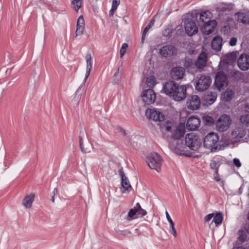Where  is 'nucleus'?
Here are the masks:
<instances>
[{
	"instance_id": "20e7f679",
	"label": "nucleus",
	"mask_w": 249,
	"mask_h": 249,
	"mask_svg": "<svg viewBox=\"0 0 249 249\" xmlns=\"http://www.w3.org/2000/svg\"><path fill=\"white\" fill-rule=\"evenodd\" d=\"M185 142L186 145L192 150H196L201 144V140L199 136L194 132L186 134Z\"/></svg>"
},
{
	"instance_id": "bf43d9fd",
	"label": "nucleus",
	"mask_w": 249,
	"mask_h": 249,
	"mask_svg": "<svg viewBox=\"0 0 249 249\" xmlns=\"http://www.w3.org/2000/svg\"><path fill=\"white\" fill-rule=\"evenodd\" d=\"M226 6H227V5L225 4V5H224V6L223 7L222 9H223V10H225V9H226Z\"/></svg>"
},
{
	"instance_id": "5701e85b",
	"label": "nucleus",
	"mask_w": 249,
	"mask_h": 249,
	"mask_svg": "<svg viewBox=\"0 0 249 249\" xmlns=\"http://www.w3.org/2000/svg\"><path fill=\"white\" fill-rule=\"evenodd\" d=\"M85 28V20L83 16L81 15L79 17L77 21L76 30L75 36H78L83 34Z\"/></svg>"
},
{
	"instance_id": "ea45409f",
	"label": "nucleus",
	"mask_w": 249,
	"mask_h": 249,
	"mask_svg": "<svg viewBox=\"0 0 249 249\" xmlns=\"http://www.w3.org/2000/svg\"><path fill=\"white\" fill-rule=\"evenodd\" d=\"M247 238V231H239L238 241L242 243Z\"/></svg>"
},
{
	"instance_id": "0eeeda50",
	"label": "nucleus",
	"mask_w": 249,
	"mask_h": 249,
	"mask_svg": "<svg viewBox=\"0 0 249 249\" xmlns=\"http://www.w3.org/2000/svg\"><path fill=\"white\" fill-rule=\"evenodd\" d=\"M211 81L209 76L202 75L200 76L196 82V89L199 91H204L209 88Z\"/></svg>"
},
{
	"instance_id": "4be33fe9",
	"label": "nucleus",
	"mask_w": 249,
	"mask_h": 249,
	"mask_svg": "<svg viewBox=\"0 0 249 249\" xmlns=\"http://www.w3.org/2000/svg\"><path fill=\"white\" fill-rule=\"evenodd\" d=\"M236 16L239 21L243 23L249 24V11L244 10L239 12Z\"/></svg>"
},
{
	"instance_id": "09e8293b",
	"label": "nucleus",
	"mask_w": 249,
	"mask_h": 249,
	"mask_svg": "<svg viewBox=\"0 0 249 249\" xmlns=\"http://www.w3.org/2000/svg\"><path fill=\"white\" fill-rule=\"evenodd\" d=\"M233 161L234 165L237 167H240L241 166V164L240 160L238 159L235 158L233 159Z\"/></svg>"
},
{
	"instance_id": "393cba45",
	"label": "nucleus",
	"mask_w": 249,
	"mask_h": 249,
	"mask_svg": "<svg viewBox=\"0 0 249 249\" xmlns=\"http://www.w3.org/2000/svg\"><path fill=\"white\" fill-rule=\"evenodd\" d=\"M207 61V54L204 52L201 53L196 62V66L199 69H201L206 66Z\"/></svg>"
},
{
	"instance_id": "13d9d810",
	"label": "nucleus",
	"mask_w": 249,
	"mask_h": 249,
	"mask_svg": "<svg viewBox=\"0 0 249 249\" xmlns=\"http://www.w3.org/2000/svg\"><path fill=\"white\" fill-rule=\"evenodd\" d=\"M54 197H55V196H52V198H51V200H52V201L53 202H54Z\"/></svg>"
},
{
	"instance_id": "412c9836",
	"label": "nucleus",
	"mask_w": 249,
	"mask_h": 249,
	"mask_svg": "<svg viewBox=\"0 0 249 249\" xmlns=\"http://www.w3.org/2000/svg\"><path fill=\"white\" fill-rule=\"evenodd\" d=\"M85 59L87 66L85 76L83 81L84 84L85 83L88 77L89 76L92 67V57L91 54L89 53H88L86 55Z\"/></svg>"
},
{
	"instance_id": "72a5a7b5",
	"label": "nucleus",
	"mask_w": 249,
	"mask_h": 249,
	"mask_svg": "<svg viewBox=\"0 0 249 249\" xmlns=\"http://www.w3.org/2000/svg\"><path fill=\"white\" fill-rule=\"evenodd\" d=\"M220 165V160L219 158H217L211 161L210 166L212 169L214 170V172H218Z\"/></svg>"
},
{
	"instance_id": "9b49d317",
	"label": "nucleus",
	"mask_w": 249,
	"mask_h": 249,
	"mask_svg": "<svg viewBox=\"0 0 249 249\" xmlns=\"http://www.w3.org/2000/svg\"><path fill=\"white\" fill-rule=\"evenodd\" d=\"M217 22L215 20H209L203 24L200 27L201 32L205 35H210L214 31Z\"/></svg>"
},
{
	"instance_id": "864d4df0",
	"label": "nucleus",
	"mask_w": 249,
	"mask_h": 249,
	"mask_svg": "<svg viewBox=\"0 0 249 249\" xmlns=\"http://www.w3.org/2000/svg\"><path fill=\"white\" fill-rule=\"evenodd\" d=\"M57 193V189L56 188H55L53 191V196H55Z\"/></svg>"
},
{
	"instance_id": "49530a36",
	"label": "nucleus",
	"mask_w": 249,
	"mask_h": 249,
	"mask_svg": "<svg viewBox=\"0 0 249 249\" xmlns=\"http://www.w3.org/2000/svg\"><path fill=\"white\" fill-rule=\"evenodd\" d=\"M237 39L236 37H231L229 41V44L231 46H234L236 45Z\"/></svg>"
},
{
	"instance_id": "c756f323",
	"label": "nucleus",
	"mask_w": 249,
	"mask_h": 249,
	"mask_svg": "<svg viewBox=\"0 0 249 249\" xmlns=\"http://www.w3.org/2000/svg\"><path fill=\"white\" fill-rule=\"evenodd\" d=\"M212 14L209 11H205L200 13L199 16V20L203 22L206 23L209 20H211Z\"/></svg>"
},
{
	"instance_id": "de8ad7c7",
	"label": "nucleus",
	"mask_w": 249,
	"mask_h": 249,
	"mask_svg": "<svg viewBox=\"0 0 249 249\" xmlns=\"http://www.w3.org/2000/svg\"><path fill=\"white\" fill-rule=\"evenodd\" d=\"M120 4V0H113L112 7L117 8L118 6Z\"/></svg>"
},
{
	"instance_id": "f704fd0d",
	"label": "nucleus",
	"mask_w": 249,
	"mask_h": 249,
	"mask_svg": "<svg viewBox=\"0 0 249 249\" xmlns=\"http://www.w3.org/2000/svg\"><path fill=\"white\" fill-rule=\"evenodd\" d=\"M71 5L72 8L76 12H78L82 6V0H72Z\"/></svg>"
},
{
	"instance_id": "39448f33",
	"label": "nucleus",
	"mask_w": 249,
	"mask_h": 249,
	"mask_svg": "<svg viewBox=\"0 0 249 249\" xmlns=\"http://www.w3.org/2000/svg\"><path fill=\"white\" fill-rule=\"evenodd\" d=\"M186 146V144L183 143L182 139H171L169 142L170 149L178 155L185 154Z\"/></svg>"
},
{
	"instance_id": "4d7b16f0",
	"label": "nucleus",
	"mask_w": 249,
	"mask_h": 249,
	"mask_svg": "<svg viewBox=\"0 0 249 249\" xmlns=\"http://www.w3.org/2000/svg\"><path fill=\"white\" fill-rule=\"evenodd\" d=\"M239 194H241L242 193V191H243V188H242V187H241L239 188Z\"/></svg>"
},
{
	"instance_id": "dca6fc26",
	"label": "nucleus",
	"mask_w": 249,
	"mask_h": 249,
	"mask_svg": "<svg viewBox=\"0 0 249 249\" xmlns=\"http://www.w3.org/2000/svg\"><path fill=\"white\" fill-rule=\"evenodd\" d=\"M200 124V119L196 116H192L187 121L186 127L189 130H195L199 127Z\"/></svg>"
},
{
	"instance_id": "a18cd8bd",
	"label": "nucleus",
	"mask_w": 249,
	"mask_h": 249,
	"mask_svg": "<svg viewBox=\"0 0 249 249\" xmlns=\"http://www.w3.org/2000/svg\"><path fill=\"white\" fill-rule=\"evenodd\" d=\"M214 215V214L213 213L207 214L204 218V221L205 222H209L213 218Z\"/></svg>"
},
{
	"instance_id": "5fc2aeb1",
	"label": "nucleus",
	"mask_w": 249,
	"mask_h": 249,
	"mask_svg": "<svg viewBox=\"0 0 249 249\" xmlns=\"http://www.w3.org/2000/svg\"><path fill=\"white\" fill-rule=\"evenodd\" d=\"M232 249H246L245 248L243 247H233Z\"/></svg>"
},
{
	"instance_id": "423d86ee",
	"label": "nucleus",
	"mask_w": 249,
	"mask_h": 249,
	"mask_svg": "<svg viewBox=\"0 0 249 249\" xmlns=\"http://www.w3.org/2000/svg\"><path fill=\"white\" fill-rule=\"evenodd\" d=\"M231 120L227 115H222L219 117L216 122L215 125L217 131L224 132L230 127Z\"/></svg>"
},
{
	"instance_id": "2f4dec72",
	"label": "nucleus",
	"mask_w": 249,
	"mask_h": 249,
	"mask_svg": "<svg viewBox=\"0 0 249 249\" xmlns=\"http://www.w3.org/2000/svg\"><path fill=\"white\" fill-rule=\"evenodd\" d=\"M145 83L148 87L153 88L157 84V81L155 76L150 75L146 77Z\"/></svg>"
},
{
	"instance_id": "052dcab7",
	"label": "nucleus",
	"mask_w": 249,
	"mask_h": 249,
	"mask_svg": "<svg viewBox=\"0 0 249 249\" xmlns=\"http://www.w3.org/2000/svg\"><path fill=\"white\" fill-rule=\"evenodd\" d=\"M185 66L186 67H189V65L186 63V62L185 64Z\"/></svg>"
},
{
	"instance_id": "6e6552de",
	"label": "nucleus",
	"mask_w": 249,
	"mask_h": 249,
	"mask_svg": "<svg viewBox=\"0 0 249 249\" xmlns=\"http://www.w3.org/2000/svg\"><path fill=\"white\" fill-rule=\"evenodd\" d=\"M141 98L145 104L150 105L155 102L156 99V94L153 89H147L142 91Z\"/></svg>"
},
{
	"instance_id": "2eb2a0df",
	"label": "nucleus",
	"mask_w": 249,
	"mask_h": 249,
	"mask_svg": "<svg viewBox=\"0 0 249 249\" xmlns=\"http://www.w3.org/2000/svg\"><path fill=\"white\" fill-rule=\"evenodd\" d=\"M119 173L121 178V184L122 187V189H121L122 193H125L126 192H129L132 189V187L128 179L126 177L122 170H120Z\"/></svg>"
},
{
	"instance_id": "a211bd4d",
	"label": "nucleus",
	"mask_w": 249,
	"mask_h": 249,
	"mask_svg": "<svg viewBox=\"0 0 249 249\" xmlns=\"http://www.w3.org/2000/svg\"><path fill=\"white\" fill-rule=\"evenodd\" d=\"M246 135V130L242 127H237L234 129L231 133L232 140L231 142H236L239 139L243 138Z\"/></svg>"
},
{
	"instance_id": "bb28decb",
	"label": "nucleus",
	"mask_w": 249,
	"mask_h": 249,
	"mask_svg": "<svg viewBox=\"0 0 249 249\" xmlns=\"http://www.w3.org/2000/svg\"><path fill=\"white\" fill-rule=\"evenodd\" d=\"M222 39L220 36L214 37L211 43L212 48L213 50L218 51H220L222 47Z\"/></svg>"
},
{
	"instance_id": "4c0bfd02",
	"label": "nucleus",
	"mask_w": 249,
	"mask_h": 249,
	"mask_svg": "<svg viewBox=\"0 0 249 249\" xmlns=\"http://www.w3.org/2000/svg\"><path fill=\"white\" fill-rule=\"evenodd\" d=\"M136 208L138 211L137 213L138 217H142L147 214L146 211L142 208L139 203H137Z\"/></svg>"
},
{
	"instance_id": "603ef678",
	"label": "nucleus",
	"mask_w": 249,
	"mask_h": 249,
	"mask_svg": "<svg viewBox=\"0 0 249 249\" xmlns=\"http://www.w3.org/2000/svg\"><path fill=\"white\" fill-rule=\"evenodd\" d=\"M165 214H166V218L169 223L173 222L171 217H170V215L169 214V213L167 211H166V212H165Z\"/></svg>"
},
{
	"instance_id": "ddd939ff",
	"label": "nucleus",
	"mask_w": 249,
	"mask_h": 249,
	"mask_svg": "<svg viewBox=\"0 0 249 249\" xmlns=\"http://www.w3.org/2000/svg\"><path fill=\"white\" fill-rule=\"evenodd\" d=\"M214 84L217 89L220 90L227 84L226 75L223 72L218 71L215 76Z\"/></svg>"
},
{
	"instance_id": "6ab92c4d",
	"label": "nucleus",
	"mask_w": 249,
	"mask_h": 249,
	"mask_svg": "<svg viewBox=\"0 0 249 249\" xmlns=\"http://www.w3.org/2000/svg\"><path fill=\"white\" fill-rule=\"evenodd\" d=\"M185 73V69L181 67L174 68L171 71V75L173 79L179 80L183 78Z\"/></svg>"
},
{
	"instance_id": "37998d69",
	"label": "nucleus",
	"mask_w": 249,
	"mask_h": 249,
	"mask_svg": "<svg viewBox=\"0 0 249 249\" xmlns=\"http://www.w3.org/2000/svg\"><path fill=\"white\" fill-rule=\"evenodd\" d=\"M128 49V45L127 43H124L122 44L120 49V57L122 58Z\"/></svg>"
},
{
	"instance_id": "6e6d98bb",
	"label": "nucleus",
	"mask_w": 249,
	"mask_h": 249,
	"mask_svg": "<svg viewBox=\"0 0 249 249\" xmlns=\"http://www.w3.org/2000/svg\"><path fill=\"white\" fill-rule=\"evenodd\" d=\"M246 110L247 112H249V104L247 105V106H246Z\"/></svg>"
},
{
	"instance_id": "a19ab883",
	"label": "nucleus",
	"mask_w": 249,
	"mask_h": 249,
	"mask_svg": "<svg viewBox=\"0 0 249 249\" xmlns=\"http://www.w3.org/2000/svg\"><path fill=\"white\" fill-rule=\"evenodd\" d=\"M79 145H80V149H81V150L82 152L83 153H89L90 152V146H89V147H86V148H84V144H83V141L82 140V139L80 137V140H79Z\"/></svg>"
},
{
	"instance_id": "c9c22d12",
	"label": "nucleus",
	"mask_w": 249,
	"mask_h": 249,
	"mask_svg": "<svg viewBox=\"0 0 249 249\" xmlns=\"http://www.w3.org/2000/svg\"><path fill=\"white\" fill-rule=\"evenodd\" d=\"M240 123L246 126H249V114H245L241 115L240 118Z\"/></svg>"
},
{
	"instance_id": "f257e3e1",
	"label": "nucleus",
	"mask_w": 249,
	"mask_h": 249,
	"mask_svg": "<svg viewBox=\"0 0 249 249\" xmlns=\"http://www.w3.org/2000/svg\"><path fill=\"white\" fill-rule=\"evenodd\" d=\"M162 91L166 95L176 101H181L186 96V86L179 85L174 81H170L163 85Z\"/></svg>"
},
{
	"instance_id": "c85d7f7f",
	"label": "nucleus",
	"mask_w": 249,
	"mask_h": 249,
	"mask_svg": "<svg viewBox=\"0 0 249 249\" xmlns=\"http://www.w3.org/2000/svg\"><path fill=\"white\" fill-rule=\"evenodd\" d=\"M234 96V91L228 89L225 92L222 94L221 99L223 101L229 102L232 99Z\"/></svg>"
},
{
	"instance_id": "1a4fd4ad",
	"label": "nucleus",
	"mask_w": 249,
	"mask_h": 249,
	"mask_svg": "<svg viewBox=\"0 0 249 249\" xmlns=\"http://www.w3.org/2000/svg\"><path fill=\"white\" fill-rule=\"evenodd\" d=\"M145 116L149 119L155 122H161L164 119V114L156 108H148L146 110Z\"/></svg>"
},
{
	"instance_id": "f3484780",
	"label": "nucleus",
	"mask_w": 249,
	"mask_h": 249,
	"mask_svg": "<svg viewBox=\"0 0 249 249\" xmlns=\"http://www.w3.org/2000/svg\"><path fill=\"white\" fill-rule=\"evenodd\" d=\"M185 133V127L183 125L179 124L175 126L171 132V139H181Z\"/></svg>"
},
{
	"instance_id": "3c124183",
	"label": "nucleus",
	"mask_w": 249,
	"mask_h": 249,
	"mask_svg": "<svg viewBox=\"0 0 249 249\" xmlns=\"http://www.w3.org/2000/svg\"><path fill=\"white\" fill-rule=\"evenodd\" d=\"M116 9L117 8L111 6V8L109 12V15L110 17H112Z\"/></svg>"
},
{
	"instance_id": "8fccbe9b",
	"label": "nucleus",
	"mask_w": 249,
	"mask_h": 249,
	"mask_svg": "<svg viewBox=\"0 0 249 249\" xmlns=\"http://www.w3.org/2000/svg\"><path fill=\"white\" fill-rule=\"evenodd\" d=\"M214 178L216 181H220L221 178L218 174V172H214Z\"/></svg>"
},
{
	"instance_id": "4468645a",
	"label": "nucleus",
	"mask_w": 249,
	"mask_h": 249,
	"mask_svg": "<svg viewBox=\"0 0 249 249\" xmlns=\"http://www.w3.org/2000/svg\"><path fill=\"white\" fill-rule=\"evenodd\" d=\"M200 100L198 96L194 95L189 97L186 102L188 109L192 110L198 109L200 106Z\"/></svg>"
},
{
	"instance_id": "a878e982",
	"label": "nucleus",
	"mask_w": 249,
	"mask_h": 249,
	"mask_svg": "<svg viewBox=\"0 0 249 249\" xmlns=\"http://www.w3.org/2000/svg\"><path fill=\"white\" fill-rule=\"evenodd\" d=\"M217 98V93L214 92H208L204 97V101L206 105H211L213 103Z\"/></svg>"
},
{
	"instance_id": "79ce46f5",
	"label": "nucleus",
	"mask_w": 249,
	"mask_h": 249,
	"mask_svg": "<svg viewBox=\"0 0 249 249\" xmlns=\"http://www.w3.org/2000/svg\"><path fill=\"white\" fill-rule=\"evenodd\" d=\"M169 224L170 229L169 230V231L174 237H176L177 236V233L175 229V224L174 222H171Z\"/></svg>"
},
{
	"instance_id": "f8f14e48",
	"label": "nucleus",
	"mask_w": 249,
	"mask_h": 249,
	"mask_svg": "<svg viewBox=\"0 0 249 249\" xmlns=\"http://www.w3.org/2000/svg\"><path fill=\"white\" fill-rule=\"evenodd\" d=\"M237 65L242 71L249 70V55L247 53L241 54L237 59Z\"/></svg>"
},
{
	"instance_id": "7ed1b4c3",
	"label": "nucleus",
	"mask_w": 249,
	"mask_h": 249,
	"mask_svg": "<svg viewBox=\"0 0 249 249\" xmlns=\"http://www.w3.org/2000/svg\"><path fill=\"white\" fill-rule=\"evenodd\" d=\"M162 159L157 153H152L148 155L146 162L150 168L159 172L162 165Z\"/></svg>"
},
{
	"instance_id": "f03ea898",
	"label": "nucleus",
	"mask_w": 249,
	"mask_h": 249,
	"mask_svg": "<svg viewBox=\"0 0 249 249\" xmlns=\"http://www.w3.org/2000/svg\"><path fill=\"white\" fill-rule=\"evenodd\" d=\"M218 140L219 138L216 133H209L204 138L203 145L211 152H214L219 148Z\"/></svg>"
},
{
	"instance_id": "cd10ccee",
	"label": "nucleus",
	"mask_w": 249,
	"mask_h": 249,
	"mask_svg": "<svg viewBox=\"0 0 249 249\" xmlns=\"http://www.w3.org/2000/svg\"><path fill=\"white\" fill-rule=\"evenodd\" d=\"M237 53V52H232L226 54L223 57V61L228 64L234 63L236 59Z\"/></svg>"
},
{
	"instance_id": "e433bc0d",
	"label": "nucleus",
	"mask_w": 249,
	"mask_h": 249,
	"mask_svg": "<svg viewBox=\"0 0 249 249\" xmlns=\"http://www.w3.org/2000/svg\"><path fill=\"white\" fill-rule=\"evenodd\" d=\"M223 214L221 213H216L214 215L213 221L215 224L216 225L221 224L223 221Z\"/></svg>"
},
{
	"instance_id": "9d476101",
	"label": "nucleus",
	"mask_w": 249,
	"mask_h": 249,
	"mask_svg": "<svg viewBox=\"0 0 249 249\" xmlns=\"http://www.w3.org/2000/svg\"><path fill=\"white\" fill-rule=\"evenodd\" d=\"M184 28L186 33L191 36L197 33L198 28L195 22L189 18L184 19Z\"/></svg>"
},
{
	"instance_id": "b1692460",
	"label": "nucleus",
	"mask_w": 249,
	"mask_h": 249,
	"mask_svg": "<svg viewBox=\"0 0 249 249\" xmlns=\"http://www.w3.org/2000/svg\"><path fill=\"white\" fill-rule=\"evenodd\" d=\"M35 198V195L31 193L26 196L23 200L22 204L26 209H30L33 204Z\"/></svg>"
},
{
	"instance_id": "473e14b6",
	"label": "nucleus",
	"mask_w": 249,
	"mask_h": 249,
	"mask_svg": "<svg viewBox=\"0 0 249 249\" xmlns=\"http://www.w3.org/2000/svg\"><path fill=\"white\" fill-rule=\"evenodd\" d=\"M174 127L173 123L169 121H166L163 125L160 124V128L162 131L165 130L166 131H171V132H172Z\"/></svg>"
},
{
	"instance_id": "58836bf2",
	"label": "nucleus",
	"mask_w": 249,
	"mask_h": 249,
	"mask_svg": "<svg viewBox=\"0 0 249 249\" xmlns=\"http://www.w3.org/2000/svg\"><path fill=\"white\" fill-rule=\"evenodd\" d=\"M202 119L203 121L206 124L210 125L214 123V120L211 116L205 115L203 117Z\"/></svg>"
},
{
	"instance_id": "aec40b11",
	"label": "nucleus",
	"mask_w": 249,
	"mask_h": 249,
	"mask_svg": "<svg viewBox=\"0 0 249 249\" xmlns=\"http://www.w3.org/2000/svg\"><path fill=\"white\" fill-rule=\"evenodd\" d=\"M176 52L175 48L171 45H167L162 47L160 51V54L164 57L171 56L174 55Z\"/></svg>"
},
{
	"instance_id": "c03bdc74",
	"label": "nucleus",
	"mask_w": 249,
	"mask_h": 249,
	"mask_svg": "<svg viewBox=\"0 0 249 249\" xmlns=\"http://www.w3.org/2000/svg\"><path fill=\"white\" fill-rule=\"evenodd\" d=\"M154 22H155L154 20H151L150 22L149 23V24L146 26V27L145 28V29L143 31V34H142V39L144 38V36L147 33L148 30L154 25Z\"/></svg>"
},
{
	"instance_id": "7c9ffc66",
	"label": "nucleus",
	"mask_w": 249,
	"mask_h": 249,
	"mask_svg": "<svg viewBox=\"0 0 249 249\" xmlns=\"http://www.w3.org/2000/svg\"><path fill=\"white\" fill-rule=\"evenodd\" d=\"M138 211L136 208V205L132 209H131L128 213L126 219L128 221H130L133 219L138 218Z\"/></svg>"
}]
</instances>
